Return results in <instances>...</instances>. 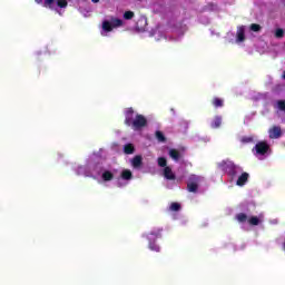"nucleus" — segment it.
I'll use <instances>...</instances> for the list:
<instances>
[{
	"instance_id": "nucleus-1",
	"label": "nucleus",
	"mask_w": 285,
	"mask_h": 285,
	"mask_svg": "<svg viewBox=\"0 0 285 285\" xmlns=\"http://www.w3.org/2000/svg\"><path fill=\"white\" fill-rule=\"evenodd\" d=\"M218 168L219 170H223V173H226L232 179H235V177L244 170L239 165H235V163L230 160H223L218 163Z\"/></svg>"
},
{
	"instance_id": "nucleus-2",
	"label": "nucleus",
	"mask_w": 285,
	"mask_h": 285,
	"mask_svg": "<svg viewBox=\"0 0 285 285\" xmlns=\"http://www.w3.org/2000/svg\"><path fill=\"white\" fill-rule=\"evenodd\" d=\"M124 26V20L118 18H111V22L108 20H105L102 22V30L105 32H112L114 28H121Z\"/></svg>"
},
{
	"instance_id": "nucleus-3",
	"label": "nucleus",
	"mask_w": 285,
	"mask_h": 285,
	"mask_svg": "<svg viewBox=\"0 0 285 285\" xmlns=\"http://www.w3.org/2000/svg\"><path fill=\"white\" fill-rule=\"evenodd\" d=\"M271 150V145L266 140L258 141L253 148V153L257 156L264 157V155H268Z\"/></svg>"
},
{
	"instance_id": "nucleus-4",
	"label": "nucleus",
	"mask_w": 285,
	"mask_h": 285,
	"mask_svg": "<svg viewBox=\"0 0 285 285\" xmlns=\"http://www.w3.org/2000/svg\"><path fill=\"white\" fill-rule=\"evenodd\" d=\"M146 126H148V119L141 114H137L130 125L134 130H141V128H146Z\"/></svg>"
},
{
	"instance_id": "nucleus-5",
	"label": "nucleus",
	"mask_w": 285,
	"mask_h": 285,
	"mask_svg": "<svg viewBox=\"0 0 285 285\" xmlns=\"http://www.w3.org/2000/svg\"><path fill=\"white\" fill-rule=\"evenodd\" d=\"M132 121H135V109H132V107H129L125 111V125L131 126Z\"/></svg>"
},
{
	"instance_id": "nucleus-6",
	"label": "nucleus",
	"mask_w": 285,
	"mask_h": 285,
	"mask_svg": "<svg viewBox=\"0 0 285 285\" xmlns=\"http://www.w3.org/2000/svg\"><path fill=\"white\" fill-rule=\"evenodd\" d=\"M269 139H279L282 137V127L274 126L268 130Z\"/></svg>"
},
{
	"instance_id": "nucleus-7",
	"label": "nucleus",
	"mask_w": 285,
	"mask_h": 285,
	"mask_svg": "<svg viewBox=\"0 0 285 285\" xmlns=\"http://www.w3.org/2000/svg\"><path fill=\"white\" fill-rule=\"evenodd\" d=\"M236 40L238 41V43L246 41V29L244 28V26L237 28Z\"/></svg>"
},
{
	"instance_id": "nucleus-8",
	"label": "nucleus",
	"mask_w": 285,
	"mask_h": 285,
	"mask_svg": "<svg viewBox=\"0 0 285 285\" xmlns=\"http://www.w3.org/2000/svg\"><path fill=\"white\" fill-rule=\"evenodd\" d=\"M248 177L250 175L246 171L242 173L238 179L236 180V186H246V183L248 181Z\"/></svg>"
},
{
	"instance_id": "nucleus-9",
	"label": "nucleus",
	"mask_w": 285,
	"mask_h": 285,
	"mask_svg": "<svg viewBox=\"0 0 285 285\" xmlns=\"http://www.w3.org/2000/svg\"><path fill=\"white\" fill-rule=\"evenodd\" d=\"M164 177L165 179H169L170 181L177 179V176H175V173H173V168L170 167L164 168Z\"/></svg>"
},
{
	"instance_id": "nucleus-10",
	"label": "nucleus",
	"mask_w": 285,
	"mask_h": 285,
	"mask_svg": "<svg viewBox=\"0 0 285 285\" xmlns=\"http://www.w3.org/2000/svg\"><path fill=\"white\" fill-rule=\"evenodd\" d=\"M235 219L238 224H246V222L248 223L249 217L244 213H238L236 214Z\"/></svg>"
},
{
	"instance_id": "nucleus-11",
	"label": "nucleus",
	"mask_w": 285,
	"mask_h": 285,
	"mask_svg": "<svg viewBox=\"0 0 285 285\" xmlns=\"http://www.w3.org/2000/svg\"><path fill=\"white\" fill-rule=\"evenodd\" d=\"M222 127V116H215L210 122V128L217 129Z\"/></svg>"
},
{
	"instance_id": "nucleus-12",
	"label": "nucleus",
	"mask_w": 285,
	"mask_h": 285,
	"mask_svg": "<svg viewBox=\"0 0 285 285\" xmlns=\"http://www.w3.org/2000/svg\"><path fill=\"white\" fill-rule=\"evenodd\" d=\"M144 164V158H141L140 155L138 156H135L131 160V165L135 167V168H141V165Z\"/></svg>"
},
{
	"instance_id": "nucleus-13",
	"label": "nucleus",
	"mask_w": 285,
	"mask_h": 285,
	"mask_svg": "<svg viewBox=\"0 0 285 285\" xmlns=\"http://www.w3.org/2000/svg\"><path fill=\"white\" fill-rule=\"evenodd\" d=\"M120 176H121V179H125L126 181H130V179H132V171H130V169H124Z\"/></svg>"
},
{
	"instance_id": "nucleus-14",
	"label": "nucleus",
	"mask_w": 285,
	"mask_h": 285,
	"mask_svg": "<svg viewBox=\"0 0 285 285\" xmlns=\"http://www.w3.org/2000/svg\"><path fill=\"white\" fill-rule=\"evenodd\" d=\"M212 106H214V108H224V99L215 97L212 100Z\"/></svg>"
},
{
	"instance_id": "nucleus-15",
	"label": "nucleus",
	"mask_w": 285,
	"mask_h": 285,
	"mask_svg": "<svg viewBox=\"0 0 285 285\" xmlns=\"http://www.w3.org/2000/svg\"><path fill=\"white\" fill-rule=\"evenodd\" d=\"M169 157L174 159V161H177L181 158V154L177 149H170L169 150Z\"/></svg>"
},
{
	"instance_id": "nucleus-16",
	"label": "nucleus",
	"mask_w": 285,
	"mask_h": 285,
	"mask_svg": "<svg viewBox=\"0 0 285 285\" xmlns=\"http://www.w3.org/2000/svg\"><path fill=\"white\" fill-rule=\"evenodd\" d=\"M112 179H115V175L110 170H106L102 173L104 181H112Z\"/></svg>"
},
{
	"instance_id": "nucleus-17",
	"label": "nucleus",
	"mask_w": 285,
	"mask_h": 285,
	"mask_svg": "<svg viewBox=\"0 0 285 285\" xmlns=\"http://www.w3.org/2000/svg\"><path fill=\"white\" fill-rule=\"evenodd\" d=\"M198 188H199V185H197V183H195V181L187 184L188 193H197Z\"/></svg>"
},
{
	"instance_id": "nucleus-18",
	"label": "nucleus",
	"mask_w": 285,
	"mask_h": 285,
	"mask_svg": "<svg viewBox=\"0 0 285 285\" xmlns=\"http://www.w3.org/2000/svg\"><path fill=\"white\" fill-rule=\"evenodd\" d=\"M261 223H262V220H259V217L250 216L248 218V223L247 224H249V226H259Z\"/></svg>"
},
{
	"instance_id": "nucleus-19",
	"label": "nucleus",
	"mask_w": 285,
	"mask_h": 285,
	"mask_svg": "<svg viewBox=\"0 0 285 285\" xmlns=\"http://www.w3.org/2000/svg\"><path fill=\"white\" fill-rule=\"evenodd\" d=\"M125 155H132L135 153V146L132 144H127L124 146Z\"/></svg>"
},
{
	"instance_id": "nucleus-20",
	"label": "nucleus",
	"mask_w": 285,
	"mask_h": 285,
	"mask_svg": "<svg viewBox=\"0 0 285 285\" xmlns=\"http://www.w3.org/2000/svg\"><path fill=\"white\" fill-rule=\"evenodd\" d=\"M169 210L171 213H179V210H181V204L179 203H171L169 206Z\"/></svg>"
},
{
	"instance_id": "nucleus-21",
	"label": "nucleus",
	"mask_w": 285,
	"mask_h": 285,
	"mask_svg": "<svg viewBox=\"0 0 285 285\" xmlns=\"http://www.w3.org/2000/svg\"><path fill=\"white\" fill-rule=\"evenodd\" d=\"M161 233H164L163 228H157L150 232L151 237H155L156 239H160Z\"/></svg>"
},
{
	"instance_id": "nucleus-22",
	"label": "nucleus",
	"mask_w": 285,
	"mask_h": 285,
	"mask_svg": "<svg viewBox=\"0 0 285 285\" xmlns=\"http://www.w3.org/2000/svg\"><path fill=\"white\" fill-rule=\"evenodd\" d=\"M158 166L160 168H168V160H166L165 157H159L158 158Z\"/></svg>"
},
{
	"instance_id": "nucleus-23",
	"label": "nucleus",
	"mask_w": 285,
	"mask_h": 285,
	"mask_svg": "<svg viewBox=\"0 0 285 285\" xmlns=\"http://www.w3.org/2000/svg\"><path fill=\"white\" fill-rule=\"evenodd\" d=\"M156 139L161 144L166 142V136H164V132H161L160 130L156 131Z\"/></svg>"
},
{
	"instance_id": "nucleus-24",
	"label": "nucleus",
	"mask_w": 285,
	"mask_h": 285,
	"mask_svg": "<svg viewBox=\"0 0 285 285\" xmlns=\"http://www.w3.org/2000/svg\"><path fill=\"white\" fill-rule=\"evenodd\" d=\"M249 30H252V32H261L262 31V26L258 23H252L249 26Z\"/></svg>"
},
{
	"instance_id": "nucleus-25",
	"label": "nucleus",
	"mask_w": 285,
	"mask_h": 285,
	"mask_svg": "<svg viewBox=\"0 0 285 285\" xmlns=\"http://www.w3.org/2000/svg\"><path fill=\"white\" fill-rule=\"evenodd\" d=\"M149 250H154L155 253H159V250H161V248L159 247V245H157V243L149 242Z\"/></svg>"
},
{
	"instance_id": "nucleus-26",
	"label": "nucleus",
	"mask_w": 285,
	"mask_h": 285,
	"mask_svg": "<svg viewBox=\"0 0 285 285\" xmlns=\"http://www.w3.org/2000/svg\"><path fill=\"white\" fill-rule=\"evenodd\" d=\"M275 37H276V39H283L284 38V29H282V28L276 29Z\"/></svg>"
},
{
	"instance_id": "nucleus-27",
	"label": "nucleus",
	"mask_w": 285,
	"mask_h": 285,
	"mask_svg": "<svg viewBox=\"0 0 285 285\" xmlns=\"http://www.w3.org/2000/svg\"><path fill=\"white\" fill-rule=\"evenodd\" d=\"M242 144H253L254 141V138L250 137V136H244L242 139H240Z\"/></svg>"
},
{
	"instance_id": "nucleus-28",
	"label": "nucleus",
	"mask_w": 285,
	"mask_h": 285,
	"mask_svg": "<svg viewBox=\"0 0 285 285\" xmlns=\"http://www.w3.org/2000/svg\"><path fill=\"white\" fill-rule=\"evenodd\" d=\"M135 17V12L132 11H126L124 13V19H126L127 21H130V19H132Z\"/></svg>"
},
{
	"instance_id": "nucleus-29",
	"label": "nucleus",
	"mask_w": 285,
	"mask_h": 285,
	"mask_svg": "<svg viewBox=\"0 0 285 285\" xmlns=\"http://www.w3.org/2000/svg\"><path fill=\"white\" fill-rule=\"evenodd\" d=\"M57 6L58 8H68V0H58Z\"/></svg>"
},
{
	"instance_id": "nucleus-30",
	"label": "nucleus",
	"mask_w": 285,
	"mask_h": 285,
	"mask_svg": "<svg viewBox=\"0 0 285 285\" xmlns=\"http://www.w3.org/2000/svg\"><path fill=\"white\" fill-rule=\"evenodd\" d=\"M277 106H278V109L284 111L285 110V100H278L277 101Z\"/></svg>"
},
{
	"instance_id": "nucleus-31",
	"label": "nucleus",
	"mask_w": 285,
	"mask_h": 285,
	"mask_svg": "<svg viewBox=\"0 0 285 285\" xmlns=\"http://www.w3.org/2000/svg\"><path fill=\"white\" fill-rule=\"evenodd\" d=\"M55 3V0H45V8H50Z\"/></svg>"
},
{
	"instance_id": "nucleus-32",
	"label": "nucleus",
	"mask_w": 285,
	"mask_h": 285,
	"mask_svg": "<svg viewBox=\"0 0 285 285\" xmlns=\"http://www.w3.org/2000/svg\"><path fill=\"white\" fill-rule=\"evenodd\" d=\"M190 179H191L193 181H199V177H197V176H191Z\"/></svg>"
},
{
	"instance_id": "nucleus-33",
	"label": "nucleus",
	"mask_w": 285,
	"mask_h": 285,
	"mask_svg": "<svg viewBox=\"0 0 285 285\" xmlns=\"http://www.w3.org/2000/svg\"><path fill=\"white\" fill-rule=\"evenodd\" d=\"M36 1V3H42L43 2V0H35Z\"/></svg>"
},
{
	"instance_id": "nucleus-34",
	"label": "nucleus",
	"mask_w": 285,
	"mask_h": 285,
	"mask_svg": "<svg viewBox=\"0 0 285 285\" xmlns=\"http://www.w3.org/2000/svg\"><path fill=\"white\" fill-rule=\"evenodd\" d=\"M92 3H99L100 0H91Z\"/></svg>"
}]
</instances>
